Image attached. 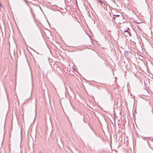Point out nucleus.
<instances>
[{"mask_svg": "<svg viewBox=\"0 0 153 153\" xmlns=\"http://www.w3.org/2000/svg\"><path fill=\"white\" fill-rule=\"evenodd\" d=\"M126 53H127V54H131V52H126Z\"/></svg>", "mask_w": 153, "mask_h": 153, "instance_id": "1", "label": "nucleus"}, {"mask_svg": "<svg viewBox=\"0 0 153 153\" xmlns=\"http://www.w3.org/2000/svg\"><path fill=\"white\" fill-rule=\"evenodd\" d=\"M125 56H126V57H127V58H128V57H127V55L126 56V53H125Z\"/></svg>", "mask_w": 153, "mask_h": 153, "instance_id": "2", "label": "nucleus"}, {"mask_svg": "<svg viewBox=\"0 0 153 153\" xmlns=\"http://www.w3.org/2000/svg\"><path fill=\"white\" fill-rule=\"evenodd\" d=\"M116 16H117V17H118V16H119V15H117Z\"/></svg>", "mask_w": 153, "mask_h": 153, "instance_id": "3", "label": "nucleus"}, {"mask_svg": "<svg viewBox=\"0 0 153 153\" xmlns=\"http://www.w3.org/2000/svg\"><path fill=\"white\" fill-rule=\"evenodd\" d=\"M128 32L127 30H126V31H124V32Z\"/></svg>", "mask_w": 153, "mask_h": 153, "instance_id": "4", "label": "nucleus"}, {"mask_svg": "<svg viewBox=\"0 0 153 153\" xmlns=\"http://www.w3.org/2000/svg\"><path fill=\"white\" fill-rule=\"evenodd\" d=\"M25 1L27 2V1L26 0H24Z\"/></svg>", "mask_w": 153, "mask_h": 153, "instance_id": "5", "label": "nucleus"}, {"mask_svg": "<svg viewBox=\"0 0 153 153\" xmlns=\"http://www.w3.org/2000/svg\"><path fill=\"white\" fill-rule=\"evenodd\" d=\"M1 6V3L0 2V6Z\"/></svg>", "mask_w": 153, "mask_h": 153, "instance_id": "6", "label": "nucleus"}]
</instances>
